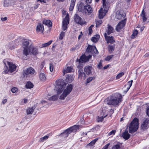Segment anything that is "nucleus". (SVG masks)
<instances>
[{"mask_svg":"<svg viewBox=\"0 0 149 149\" xmlns=\"http://www.w3.org/2000/svg\"><path fill=\"white\" fill-rule=\"evenodd\" d=\"M123 97L121 94L116 93L111 96L110 100L108 101L107 104L116 106L119 105V103L122 101Z\"/></svg>","mask_w":149,"mask_h":149,"instance_id":"nucleus-1","label":"nucleus"},{"mask_svg":"<svg viewBox=\"0 0 149 149\" xmlns=\"http://www.w3.org/2000/svg\"><path fill=\"white\" fill-rule=\"evenodd\" d=\"M55 89L57 91V94L59 95L62 93L64 88L66 85L64 80L62 79H59L55 81Z\"/></svg>","mask_w":149,"mask_h":149,"instance_id":"nucleus-2","label":"nucleus"},{"mask_svg":"<svg viewBox=\"0 0 149 149\" xmlns=\"http://www.w3.org/2000/svg\"><path fill=\"white\" fill-rule=\"evenodd\" d=\"M139 119L134 118L129 125V131L130 133L133 134L136 132L139 128Z\"/></svg>","mask_w":149,"mask_h":149,"instance_id":"nucleus-3","label":"nucleus"},{"mask_svg":"<svg viewBox=\"0 0 149 149\" xmlns=\"http://www.w3.org/2000/svg\"><path fill=\"white\" fill-rule=\"evenodd\" d=\"M30 40L26 39H24L23 40L22 42V46L24 48L23 50V54L25 56H27L29 54L30 52V48L31 47V45L30 47H28Z\"/></svg>","mask_w":149,"mask_h":149,"instance_id":"nucleus-4","label":"nucleus"},{"mask_svg":"<svg viewBox=\"0 0 149 149\" xmlns=\"http://www.w3.org/2000/svg\"><path fill=\"white\" fill-rule=\"evenodd\" d=\"M72 89L73 86L71 84H68L60 96V99L61 100H64L66 96L70 93Z\"/></svg>","mask_w":149,"mask_h":149,"instance_id":"nucleus-5","label":"nucleus"},{"mask_svg":"<svg viewBox=\"0 0 149 149\" xmlns=\"http://www.w3.org/2000/svg\"><path fill=\"white\" fill-rule=\"evenodd\" d=\"M9 68L7 66H4L3 72L6 74L8 72L12 73L16 70L17 66L13 63H8Z\"/></svg>","mask_w":149,"mask_h":149,"instance_id":"nucleus-6","label":"nucleus"},{"mask_svg":"<svg viewBox=\"0 0 149 149\" xmlns=\"http://www.w3.org/2000/svg\"><path fill=\"white\" fill-rule=\"evenodd\" d=\"M74 21L77 24H79L81 26L86 25L87 22L84 19L81 17L77 14H76L74 17Z\"/></svg>","mask_w":149,"mask_h":149,"instance_id":"nucleus-7","label":"nucleus"},{"mask_svg":"<svg viewBox=\"0 0 149 149\" xmlns=\"http://www.w3.org/2000/svg\"><path fill=\"white\" fill-rule=\"evenodd\" d=\"M35 71L32 67H30L25 70H24L23 75L24 77H27L30 75H33Z\"/></svg>","mask_w":149,"mask_h":149,"instance_id":"nucleus-8","label":"nucleus"},{"mask_svg":"<svg viewBox=\"0 0 149 149\" xmlns=\"http://www.w3.org/2000/svg\"><path fill=\"white\" fill-rule=\"evenodd\" d=\"M91 57V55L86 56L84 54L81 56L79 59L77 58L76 60V62H79V63H84L88 61L89 59Z\"/></svg>","mask_w":149,"mask_h":149,"instance_id":"nucleus-9","label":"nucleus"},{"mask_svg":"<svg viewBox=\"0 0 149 149\" xmlns=\"http://www.w3.org/2000/svg\"><path fill=\"white\" fill-rule=\"evenodd\" d=\"M126 19V18H125L123 20H122L118 23L116 27V30L117 31L120 32V30L125 26Z\"/></svg>","mask_w":149,"mask_h":149,"instance_id":"nucleus-10","label":"nucleus"},{"mask_svg":"<svg viewBox=\"0 0 149 149\" xmlns=\"http://www.w3.org/2000/svg\"><path fill=\"white\" fill-rule=\"evenodd\" d=\"M70 18L68 13H67L65 18H64L63 21V27L64 31L66 30L67 28V26L69 24Z\"/></svg>","mask_w":149,"mask_h":149,"instance_id":"nucleus-11","label":"nucleus"},{"mask_svg":"<svg viewBox=\"0 0 149 149\" xmlns=\"http://www.w3.org/2000/svg\"><path fill=\"white\" fill-rule=\"evenodd\" d=\"M93 11L92 8L90 5L84 6L83 13L85 15H89L91 14Z\"/></svg>","mask_w":149,"mask_h":149,"instance_id":"nucleus-12","label":"nucleus"},{"mask_svg":"<svg viewBox=\"0 0 149 149\" xmlns=\"http://www.w3.org/2000/svg\"><path fill=\"white\" fill-rule=\"evenodd\" d=\"M126 16V14L123 11L118 10L116 13V17L117 19H120L122 18H124Z\"/></svg>","mask_w":149,"mask_h":149,"instance_id":"nucleus-13","label":"nucleus"},{"mask_svg":"<svg viewBox=\"0 0 149 149\" xmlns=\"http://www.w3.org/2000/svg\"><path fill=\"white\" fill-rule=\"evenodd\" d=\"M141 127L143 130L147 129L149 127V120L146 118L142 123Z\"/></svg>","mask_w":149,"mask_h":149,"instance_id":"nucleus-14","label":"nucleus"},{"mask_svg":"<svg viewBox=\"0 0 149 149\" xmlns=\"http://www.w3.org/2000/svg\"><path fill=\"white\" fill-rule=\"evenodd\" d=\"M104 35L107 43H113L115 42V41L113 39V36H111L110 37L107 36V34L106 33H104Z\"/></svg>","mask_w":149,"mask_h":149,"instance_id":"nucleus-15","label":"nucleus"},{"mask_svg":"<svg viewBox=\"0 0 149 149\" xmlns=\"http://www.w3.org/2000/svg\"><path fill=\"white\" fill-rule=\"evenodd\" d=\"M36 30L38 33L40 32L42 33H43L44 30V26L41 23H38L37 26Z\"/></svg>","mask_w":149,"mask_h":149,"instance_id":"nucleus-16","label":"nucleus"},{"mask_svg":"<svg viewBox=\"0 0 149 149\" xmlns=\"http://www.w3.org/2000/svg\"><path fill=\"white\" fill-rule=\"evenodd\" d=\"M93 68L92 66H86L84 67V71L87 74H90L91 73Z\"/></svg>","mask_w":149,"mask_h":149,"instance_id":"nucleus-17","label":"nucleus"},{"mask_svg":"<svg viewBox=\"0 0 149 149\" xmlns=\"http://www.w3.org/2000/svg\"><path fill=\"white\" fill-rule=\"evenodd\" d=\"M79 128V126L78 125H74V126L70 127L68 128V129L69 130V131L70 132V133L72 132H76L77 129Z\"/></svg>","mask_w":149,"mask_h":149,"instance_id":"nucleus-18","label":"nucleus"},{"mask_svg":"<svg viewBox=\"0 0 149 149\" xmlns=\"http://www.w3.org/2000/svg\"><path fill=\"white\" fill-rule=\"evenodd\" d=\"M103 1V7L104 8L103 11L106 13L107 12L108 10L109 9V6H108V3H107L106 1Z\"/></svg>","mask_w":149,"mask_h":149,"instance_id":"nucleus-19","label":"nucleus"},{"mask_svg":"<svg viewBox=\"0 0 149 149\" xmlns=\"http://www.w3.org/2000/svg\"><path fill=\"white\" fill-rule=\"evenodd\" d=\"M74 80L72 75H67L65 79L66 84L70 83Z\"/></svg>","mask_w":149,"mask_h":149,"instance_id":"nucleus-20","label":"nucleus"},{"mask_svg":"<svg viewBox=\"0 0 149 149\" xmlns=\"http://www.w3.org/2000/svg\"><path fill=\"white\" fill-rule=\"evenodd\" d=\"M70 133V132L69 131L68 128L64 131V132L61 133L60 135L66 138L68 137L69 134Z\"/></svg>","mask_w":149,"mask_h":149,"instance_id":"nucleus-21","label":"nucleus"},{"mask_svg":"<svg viewBox=\"0 0 149 149\" xmlns=\"http://www.w3.org/2000/svg\"><path fill=\"white\" fill-rule=\"evenodd\" d=\"M122 136L125 140H127L130 138V134L128 133V131L125 130L122 133Z\"/></svg>","mask_w":149,"mask_h":149,"instance_id":"nucleus-22","label":"nucleus"},{"mask_svg":"<svg viewBox=\"0 0 149 149\" xmlns=\"http://www.w3.org/2000/svg\"><path fill=\"white\" fill-rule=\"evenodd\" d=\"M43 24H45L49 27H52V22L51 20L49 19L43 20Z\"/></svg>","mask_w":149,"mask_h":149,"instance_id":"nucleus-23","label":"nucleus"},{"mask_svg":"<svg viewBox=\"0 0 149 149\" xmlns=\"http://www.w3.org/2000/svg\"><path fill=\"white\" fill-rule=\"evenodd\" d=\"M80 72H78L79 73V78H80L81 79H85L86 78V75L84 72H83V70H81Z\"/></svg>","mask_w":149,"mask_h":149,"instance_id":"nucleus-24","label":"nucleus"},{"mask_svg":"<svg viewBox=\"0 0 149 149\" xmlns=\"http://www.w3.org/2000/svg\"><path fill=\"white\" fill-rule=\"evenodd\" d=\"M52 133H50L49 134H48L47 135H46L42 137L40 139L39 141L40 142H43L45 140L47 139L50 135H52Z\"/></svg>","mask_w":149,"mask_h":149,"instance_id":"nucleus-25","label":"nucleus"},{"mask_svg":"<svg viewBox=\"0 0 149 149\" xmlns=\"http://www.w3.org/2000/svg\"><path fill=\"white\" fill-rule=\"evenodd\" d=\"M15 41H12L9 43L8 45V48L11 50L14 49L15 47Z\"/></svg>","mask_w":149,"mask_h":149,"instance_id":"nucleus-26","label":"nucleus"},{"mask_svg":"<svg viewBox=\"0 0 149 149\" xmlns=\"http://www.w3.org/2000/svg\"><path fill=\"white\" fill-rule=\"evenodd\" d=\"M34 85L30 81L26 82L25 85V87L26 88L31 89L33 87Z\"/></svg>","mask_w":149,"mask_h":149,"instance_id":"nucleus-27","label":"nucleus"},{"mask_svg":"<svg viewBox=\"0 0 149 149\" xmlns=\"http://www.w3.org/2000/svg\"><path fill=\"white\" fill-rule=\"evenodd\" d=\"M102 9L101 8V9L99 10V13L98 16L99 19H102L105 15L106 13H105L104 11V13L102 12Z\"/></svg>","mask_w":149,"mask_h":149,"instance_id":"nucleus-28","label":"nucleus"},{"mask_svg":"<svg viewBox=\"0 0 149 149\" xmlns=\"http://www.w3.org/2000/svg\"><path fill=\"white\" fill-rule=\"evenodd\" d=\"M98 138H96L93 140L91 141L90 142V143L87 144L86 145V146L88 147V146H89L91 147L93 146L95 144L96 142L98 140Z\"/></svg>","mask_w":149,"mask_h":149,"instance_id":"nucleus-29","label":"nucleus"},{"mask_svg":"<svg viewBox=\"0 0 149 149\" xmlns=\"http://www.w3.org/2000/svg\"><path fill=\"white\" fill-rule=\"evenodd\" d=\"M76 1V0H71L69 8V10L70 11H72L73 10Z\"/></svg>","mask_w":149,"mask_h":149,"instance_id":"nucleus-30","label":"nucleus"},{"mask_svg":"<svg viewBox=\"0 0 149 149\" xmlns=\"http://www.w3.org/2000/svg\"><path fill=\"white\" fill-rule=\"evenodd\" d=\"M40 80L42 81H45L46 80V78L45 74L43 73H41L39 75Z\"/></svg>","mask_w":149,"mask_h":149,"instance_id":"nucleus-31","label":"nucleus"},{"mask_svg":"<svg viewBox=\"0 0 149 149\" xmlns=\"http://www.w3.org/2000/svg\"><path fill=\"white\" fill-rule=\"evenodd\" d=\"M94 47V46H93L88 45L86 49V51L88 53H92Z\"/></svg>","mask_w":149,"mask_h":149,"instance_id":"nucleus-32","label":"nucleus"},{"mask_svg":"<svg viewBox=\"0 0 149 149\" xmlns=\"http://www.w3.org/2000/svg\"><path fill=\"white\" fill-rule=\"evenodd\" d=\"M31 53L33 55H36L38 54V49L36 47H33L31 48Z\"/></svg>","mask_w":149,"mask_h":149,"instance_id":"nucleus-33","label":"nucleus"},{"mask_svg":"<svg viewBox=\"0 0 149 149\" xmlns=\"http://www.w3.org/2000/svg\"><path fill=\"white\" fill-rule=\"evenodd\" d=\"M108 30L107 31V35H109L111 33H112L113 30V28L109 24H108Z\"/></svg>","mask_w":149,"mask_h":149,"instance_id":"nucleus-34","label":"nucleus"},{"mask_svg":"<svg viewBox=\"0 0 149 149\" xmlns=\"http://www.w3.org/2000/svg\"><path fill=\"white\" fill-rule=\"evenodd\" d=\"M35 108L34 107L29 108L26 110V112L27 114H32L34 111Z\"/></svg>","mask_w":149,"mask_h":149,"instance_id":"nucleus-35","label":"nucleus"},{"mask_svg":"<svg viewBox=\"0 0 149 149\" xmlns=\"http://www.w3.org/2000/svg\"><path fill=\"white\" fill-rule=\"evenodd\" d=\"M95 22L96 27H99L102 23V20L100 19H96Z\"/></svg>","mask_w":149,"mask_h":149,"instance_id":"nucleus-36","label":"nucleus"},{"mask_svg":"<svg viewBox=\"0 0 149 149\" xmlns=\"http://www.w3.org/2000/svg\"><path fill=\"white\" fill-rule=\"evenodd\" d=\"M115 46L109 45L108 47V49L110 53L111 54L114 50Z\"/></svg>","mask_w":149,"mask_h":149,"instance_id":"nucleus-37","label":"nucleus"},{"mask_svg":"<svg viewBox=\"0 0 149 149\" xmlns=\"http://www.w3.org/2000/svg\"><path fill=\"white\" fill-rule=\"evenodd\" d=\"M72 68L71 67H67L66 70H64L63 71V73L64 75L65 73L70 72H72Z\"/></svg>","mask_w":149,"mask_h":149,"instance_id":"nucleus-38","label":"nucleus"},{"mask_svg":"<svg viewBox=\"0 0 149 149\" xmlns=\"http://www.w3.org/2000/svg\"><path fill=\"white\" fill-rule=\"evenodd\" d=\"M138 33V31L136 29H134L133 32V33L131 36V38L134 39L137 35Z\"/></svg>","mask_w":149,"mask_h":149,"instance_id":"nucleus-39","label":"nucleus"},{"mask_svg":"<svg viewBox=\"0 0 149 149\" xmlns=\"http://www.w3.org/2000/svg\"><path fill=\"white\" fill-rule=\"evenodd\" d=\"M84 6L83 4L81 3L79 5L78 7V10L79 11L83 13L84 9Z\"/></svg>","mask_w":149,"mask_h":149,"instance_id":"nucleus-40","label":"nucleus"},{"mask_svg":"<svg viewBox=\"0 0 149 149\" xmlns=\"http://www.w3.org/2000/svg\"><path fill=\"white\" fill-rule=\"evenodd\" d=\"M52 40H49L48 42L47 43L42 44L41 47H46L49 45L52 42Z\"/></svg>","mask_w":149,"mask_h":149,"instance_id":"nucleus-41","label":"nucleus"},{"mask_svg":"<svg viewBox=\"0 0 149 149\" xmlns=\"http://www.w3.org/2000/svg\"><path fill=\"white\" fill-rule=\"evenodd\" d=\"M142 17L143 20V22H145L147 20V18L146 17L145 15V13L144 11V10H143L142 11V15H141Z\"/></svg>","mask_w":149,"mask_h":149,"instance_id":"nucleus-42","label":"nucleus"},{"mask_svg":"<svg viewBox=\"0 0 149 149\" xmlns=\"http://www.w3.org/2000/svg\"><path fill=\"white\" fill-rule=\"evenodd\" d=\"M10 3V0H5L4 1V6L5 7H8Z\"/></svg>","mask_w":149,"mask_h":149,"instance_id":"nucleus-43","label":"nucleus"},{"mask_svg":"<svg viewBox=\"0 0 149 149\" xmlns=\"http://www.w3.org/2000/svg\"><path fill=\"white\" fill-rule=\"evenodd\" d=\"M58 96L56 95H54L51 97L49 99L51 100L55 101L57 100L58 99Z\"/></svg>","mask_w":149,"mask_h":149,"instance_id":"nucleus-44","label":"nucleus"},{"mask_svg":"<svg viewBox=\"0 0 149 149\" xmlns=\"http://www.w3.org/2000/svg\"><path fill=\"white\" fill-rule=\"evenodd\" d=\"M94 27V25H91V26H90L88 28V30L89 31L88 33V35H91L92 34L93 31L92 29V28L93 27Z\"/></svg>","mask_w":149,"mask_h":149,"instance_id":"nucleus-45","label":"nucleus"},{"mask_svg":"<svg viewBox=\"0 0 149 149\" xmlns=\"http://www.w3.org/2000/svg\"><path fill=\"white\" fill-rule=\"evenodd\" d=\"M124 74L123 72H121L118 74L116 76V79H119L121 77H122Z\"/></svg>","mask_w":149,"mask_h":149,"instance_id":"nucleus-46","label":"nucleus"},{"mask_svg":"<svg viewBox=\"0 0 149 149\" xmlns=\"http://www.w3.org/2000/svg\"><path fill=\"white\" fill-rule=\"evenodd\" d=\"M113 56V55L107 56L104 59V60L106 61H109Z\"/></svg>","mask_w":149,"mask_h":149,"instance_id":"nucleus-47","label":"nucleus"},{"mask_svg":"<svg viewBox=\"0 0 149 149\" xmlns=\"http://www.w3.org/2000/svg\"><path fill=\"white\" fill-rule=\"evenodd\" d=\"M54 68V65L53 63L52 62H50L49 63V69L51 72L53 71Z\"/></svg>","mask_w":149,"mask_h":149,"instance_id":"nucleus-48","label":"nucleus"},{"mask_svg":"<svg viewBox=\"0 0 149 149\" xmlns=\"http://www.w3.org/2000/svg\"><path fill=\"white\" fill-rule=\"evenodd\" d=\"M83 67V65L82 64H81L80 63H79V64L78 65H77V67L79 69L78 72H80L81 70H83L82 68Z\"/></svg>","mask_w":149,"mask_h":149,"instance_id":"nucleus-49","label":"nucleus"},{"mask_svg":"<svg viewBox=\"0 0 149 149\" xmlns=\"http://www.w3.org/2000/svg\"><path fill=\"white\" fill-rule=\"evenodd\" d=\"M65 36V32H62L60 35L59 39L60 40H62L63 38Z\"/></svg>","mask_w":149,"mask_h":149,"instance_id":"nucleus-50","label":"nucleus"},{"mask_svg":"<svg viewBox=\"0 0 149 149\" xmlns=\"http://www.w3.org/2000/svg\"><path fill=\"white\" fill-rule=\"evenodd\" d=\"M105 117L102 116L101 117L98 116L97 118V121L98 122H102L103 120Z\"/></svg>","mask_w":149,"mask_h":149,"instance_id":"nucleus-51","label":"nucleus"},{"mask_svg":"<svg viewBox=\"0 0 149 149\" xmlns=\"http://www.w3.org/2000/svg\"><path fill=\"white\" fill-rule=\"evenodd\" d=\"M120 146L119 144H116L114 145L112 148V149H120Z\"/></svg>","mask_w":149,"mask_h":149,"instance_id":"nucleus-52","label":"nucleus"},{"mask_svg":"<svg viewBox=\"0 0 149 149\" xmlns=\"http://www.w3.org/2000/svg\"><path fill=\"white\" fill-rule=\"evenodd\" d=\"M18 90V88L16 87H13L11 89V92L13 93H15Z\"/></svg>","mask_w":149,"mask_h":149,"instance_id":"nucleus-53","label":"nucleus"},{"mask_svg":"<svg viewBox=\"0 0 149 149\" xmlns=\"http://www.w3.org/2000/svg\"><path fill=\"white\" fill-rule=\"evenodd\" d=\"M3 62L4 64V65H5L4 66H7L6 65L7 64L8 65V64H9L8 63H11L10 62H8V59H4L3 61Z\"/></svg>","mask_w":149,"mask_h":149,"instance_id":"nucleus-54","label":"nucleus"},{"mask_svg":"<svg viewBox=\"0 0 149 149\" xmlns=\"http://www.w3.org/2000/svg\"><path fill=\"white\" fill-rule=\"evenodd\" d=\"M116 132V130H112L111 132H110L108 133V135L109 136H110L112 134L114 135L115 134Z\"/></svg>","mask_w":149,"mask_h":149,"instance_id":"nucleus-55","label":"nucleus"},{"mask_svg":"<svg viewBox=\"0 0 149 149\" xmlns=\"http://www.w3.org/2000/svg\"><path fill=\"white\" fill-rule=\"evenodd\" d=\"M133 82V80H131L130 81H128L127 82V85L129 87H131L132 86V83Z\"/></svg>","mask_w":149,"mask_h":149,"instance_id":"nucleus-56","label":"nucleus"},{"mask_svg":"<svg viewBox=\"0 0 149 149\" xmlns=\"http://www.w3.org/2000/svg\"><path fill=\"white\" fill-rule=\"evenodd\" d=\"M94 78V77H90L88 78L87 79V83H89Z\"/></svg>","mask_w":149,"mask_h":149,"instance_id":"nucleus-57","label":"nucleus"},{"mask_svg":"<svg viewBox=\"0 0 149 149\" xmlns=\"http://www.w3.org/2000/svg\"><path fill=\"white\" fill-rule=\"evenodd\" d=\"M79 45L77 44L75 45V47H72L70 49V51L72 52L76 50V48H77V47L79 46Z\"/></svg>","mask_w":149,"mask_h":149,"instance_id":"nucleus-58","label":"nucleus"},{"mask_svg":"<svg viewBox=\"0 0 149 149\" xmlns=\"http://www.w3.org/2000/svg\"><path fill=\"white\" fill-rule=\"evenodd\" d=\"M45 61H43L41 62V64L40 65V67L41 69L43 68L45 65Z\"/></svg>","mask_w":149,"mask_h":149,"instance_id":"nucleus-59","label":"nucleus"},{"mask_svg":"<svg viewBox=\"0 0 149 149\" xmlns=\"http://www.w3.org/2000/svg\"><path fill=\"white\" fill-rule=\"evenodd\" d=\"M91 40L93 42H96L97 41V39L95 37H93L91 38Z\"/></svg>","mask_w":149,"mask_h":149,"instance_id":"nucleus-60","label":"nucleus"},{"mask_svg":"<svg viewBox=\"0 0 149 149\" xmlns=\"http://www.w3.org/2000/svg\"><path fill=\"white\" fill-rule=\"evenodd\" d=\"M110 144L109 143L104 146L102 149H107L108 147L109 146Z\"/></svg>","mask_w":149,"mask_h":149,"instance_id":"nucleus-61","label":"nucleus"},{"mask_svg":"<svg viewBox=\"0 0 149 149\" xmlns=\"http://www.w3.org/2000/svg\"><path fill=\"white\" fill-rule=\"evenodd\" d=\"M86 2L87 5H90L92 2V0H85Z\"/></svg>","mask_w":149,"mask_h":149,"instance_id":"nucleus-62","label":"nucleus"},{"mask_svg":"<svg viewBox=\"0 0 149 149\" xmlns=\"http://www.w3.org/2000/svg\"><path fill=\"white\" fill-rule=\"evenodd\" d=\"M93 51H94V53L95 54H97L98 53V51L97 50V49L96 47L95 46H94V48Z\"/></svg>","mask_w":149,"mask_h":149,"instance_id":"nucleus-63","label":"nucleus"},{"mask_svg":"<svg viewBox=\"0 0 149 149\" xmlns=\"http://www.w3.org/2000/svg\"><path fill=\"white\" fill-rule=\"evenodd\" d=\"M83 34L82 32V31H81L80 32V34L79 36L78 37V39L79 40L80 39L81 37L83 36Z\"/></svg>","mask_w":149,"mask_h":149,"instance_id":"nucleus-64","label":"nucleus"}]
</instances>
